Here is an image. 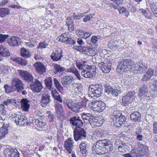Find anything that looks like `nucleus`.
Listing matches in <instances>:
<instances>
[{
    "instance_id": "nucleus-34",
    "label": "nucleus",
    "mask_w": 157,
    "mask_h": 157,
    "mask_svg": "<svg viewBox=\"0 0 157 157\" xmlns=\"http://www.w3.org/2000/svg\"><path fill=\"white\" fill-rule=\"evenodd\" d=\"M51 93L53 97L55 98L56 99L60 102H62L61 97L58 95V93L55 89H54V90L52 91Z\"/></svg>"
},
{
    "instance_id": "nucleus-58",
    "label": "nucleus",
    "mask_w": 157,
    "mask_h": 157,
    "mask_svg": "<svg viewBox=\"0 0 157 157\" xmlns=\"http://www.w3.org/2000/svg\"><path fill=\"white\" fill-rule=\"evenodd\" d=\"M0 70L3 73H6L7 71L8 67L5 66H2L0 68Z\"/></svg>"
},
{
    "instance_id": "nucleus-14",
    "label": "nucleus",
    "mask_w": 157,
    "mask_h": 157,
    "mask_svg": "<svg viewBox=\"0 0 157 157\" xmlns=\"http://www.w3.org/2000/svg\"><path fill=\"white\" fill-rule=\"evenodd\" d=\"M31 82L30 85L31 89L37 92H40L42 88L41 82L37 79H35L34 82L33 81Z\"/></svg>"
},
{
    "instance_id": "nucleus-18",
    "label": "nucleus",
    "mask_w": 157,
    "mask_h": 157,
    "mask_svg": "<svg viewBox=\"0 0 157 157\" xmlns=\"http://www.w3.org/2000/svg\"><path fill=\"white\" fill-rule=\"evenodd\" d=\"M62 51L61 49L53 51L51 56V59L55 61H57L60 60L63 57Z\"/></svg>"
},
{
    "instance_id": "nucleus-46",
    "label": "nucleus",
    "mask_w": 157,
    "mask_h": 157,
    "mask_svg": "<svg viewBox=\"0 0 157 157\" xmlns=\"http://www.w3.org/2000/svg\"><path fill=\"white\" fill-rule=\"evenodd\" d=\"M83 50V53L86 54L90 56H92L93 54H92V52H93V50L91 48H87L86 49V51Z\"/></svg>"
},
{
    "instance_id": "nucleus-57",
    "label": "nucleus",
    "mask_w": 157,
    "mask_h": 157,
    "mask_svg": "<svg viewBox=\"0 0 157 157\" xmlns=\"http://www.w3.org/2000/svg\"><path fill=\"white\" fill-rule=\"evenodd\" d=\"M151 77L145 74L144 75L143 78L141 79V81L144 82L149 80L151 79Z\"/></svg>"
},
{
    "instance_id": "nucleus-51",
    "label": "nucleus",
    "mask_w": 157,
    "mask_h": 157,
    "mask_svg": "<svg viewBox=\"0 0 157 157\" xmlns=\"http://www.w3.org/2000/svg\"><path fill=\"white\" fill-rule=\"evenodd\" d=\"M5 52H4L2 54H0L2 57L3 58L4 57H8L10 56V53L8 50L7 49Z\"/></svg>"
},
{
    "instance_id": "nucleus-61",
    "label": "nucleus",
    "mask_w": 157,
    "mask_h": 157,
    "mask_svg": "<svg viewBox=\"0 0 157 157\" xmlns=\"http://www.w3.org/2000/svg\"><path fill=\"white\" fill-rule=\"evenodd\" d=\"M77 33L78 36H80L82 37L85 33V32H84L81 30L79 29L77 31Z\"/></svg>"
},
{
    "instance_id": "nucleus-30",
    "label": "nucleus",
    "mask_w": 157,
    "mask_h": 157,
    "mask_svg": "<svg viewBox=\"0 0 157 157\" xmlns=\"http://www.w3.org/2000/svg\"><path fill=\"white\" fill-rule=\"evenodd\" d=\"M125 117L124 116L121 115L118 118L115 120L116 123L118 127H120L121 125L124 124L125 121Z\"/></svg>"
},
{
    "instance_id": "nucleus-6",
    "label": "nucleus",
    "mask_w": 157,
    "mask_h": 157,
    "mask_svg": "<svg viewBox=\"0 0 157 157\" xmlns=\"http://www.w3.org/2000/svg\"><path fill=\"white\" fill-rule=\"evenodd\" d=\"M90 106L92 110L100 112L105 108V103L101 101H94L90 103Z\"/></svg>"
},
{
    "instance_id": "nucleus-39",
    "label": "nucleus",
    "mask_w": 157,
    "mask_h": 157,
    "mask_svg": "<svg viewBox=\"0 0 157 157\" xmlns=\"http://www.w3.org/2000/svg\"><path fill=\"white\" fill-rule=\"evenodd\" d=\"M82 106L77 104L72 105L71 110L76 113H78L81 111Z\"/></svg>"
},
{
    "instance_id": "nucleus-26",
    "label": "nucleus",
    "mask_w": 157,
    "mask_h": 157,
    "mask_svg": "<svg viewBox=\"0 0 157 157\" xmlns=\"http://www.w3.org/2000/svg\"><path fill=\"white\" fill-rule=\"evenodd\" d=\"M141 117V114L138 112H134L132 113L130 116V118L134 121H140Z\"/></svg>"
},
{
    "instance_id": "nucleus-60",
    "label": "nucleus",
    "mask_w": 157,
    "mask_h": 157,
    "mask_svg": "<svg viewBox=\"0 0 157 157\" xmlns=\"http://www.w3.org/2000/svg\"><path fill=\"white\" fill-rule=\"evenodd\" d=\"M153 127V131L154 133L157 134V122L154 123Z\"/></svg>"
},
{
    "instance_id": "nucleus-3",
    "label": "nucleus",
    "mask_w": 157,
    "mask_h": 157,
    "mask_svg": "<svg viewBox=\"0 0 157 157\" xmlns=\"http://www.w3.org/2000/svg\"><path fill=\"white\" fill-rule=\"evenodd\" d=\"M76 66L79 70H82V75L86 78H92L96 75V67L93 66L90 67L87 64L82 63L79 62H76Z\"/></svg>"
},
{
    "instance_id": "nucleus-29",
    "label": "nucleus",
    "mask_w": 157,
    "mask_h": 157,
    "mask_svg": "<svg viewBox=\"0 0 157 157\" xmlns=\"http://www.w3.org/2000/svg\"><path fill=\"white\" fill-rule=\"evenodd\" d=\"M68 29L70 31L72 32L74 30V25L73 21L71 18H68L66 22Z\"/></svg>"
},
{
    "instance_id": "nucleus-24",
    "label": "nucleus",
    "mask_w": 157,
    "mask_h": 157,
    "mask_svg": "<svg viewBox=\"0 0 157 157\" xmlns=\"http://www.w3.org/2000/svg\"><path fill=\"white\" fill-rule=\"evenodd\" d=\"M73 140L72 138H69L64 142V147L69 153L72 152L73 147Z\"/></svg>"
},
{
    "instance_id": "nucleus-20",
    "label": "nucleus",
    "mask_w": 157,
    "mask_h": 157,
    "mask_svg": "<svg viewBox=\"0 0 157 157\" xmlns=\"http://www.w3.org/2000/svg\"><path fill=\"white\" fill-rule=\"evenodd\" d=\"M59 40L63 42L66 43L67 44L74 45L75 41L73 40L71 38H69L66 33H64L58 37Z\"/></svg>"
},
{
    "instance_id": "nucleus-41",
    "label": "nucleus",
    "mask_w": 157,
    "mask_h": 157,
    "mask_svg": "<svg viewBox=\"0 0 157 157\" xmlns=\"http://www.w3.org/2000/svg\"><path fill=\"white\" fill-rule=\"evenodd\" d=\"M121 144L122 145H120L119 147H118V150L121 152L125 151L128 146L123 141H122Z\"/></svg>"
},
{
    "instance_id": "nucleus-55",
    "label": "nucleus",
    "mask_w": 157,
    "mask_h": 157,
    "mask_svg": "<svg viewBox=\"0 0 157 157\" xmlns=\"http://www.w3.org/2000/svg\"><path fill=\"white\" fill-rule=\"evenodd\" d=\"M154 70L152 69H149L145 73L151 77L153 75Z\"/></svg>"
},
{
    "instance_id": "nucleus-2",
    "label": "nucleus",
    "mask_w": 157,
    "mask_h": 157,
    "mask_svg": "<svg viewBox=\"0 0 157 157\" xmlns=\"http://www.w3.org/2000/svg\"><path fill=\"white\" fill-rule=\"evenodd\" d=\"M70 124L72 127L75 126L74 131V136L75 141H77L85 139L86 136V132L84 128L81 127L83 123L79 117L71 118Z\"/></svg>"
},
{
    "instance_id": "nucleus-1",
    "label": "nucleus",
    "mask_w": 157,
    "mask_h": 157,
    "mask_svg": "<svg viewBox=\"0 0 157 157\" xmlns=\"http://www.w3.org/2000/svg\"><path fill=\"white\" fill-rule=\"evenodd\" d=\"M117 67L121 71H124L131 70H135L134 73H142L145 72L146 66L142 62H138L135 64L130 59H125L119 62Z\"/></svg>"
},
{
    "instance_id": "nucleus-33",
    "label": "nucleus",
    "mask_w": 157,
    "mask_h": 157,
    "mask_svg": "<svg viewBox=\"0 0 157 157\" xmlns=\"http://www.w3.org/2000/svg\"><path fill=\"white\" fill-rule=\"evenodd\" d=\"M87 144L86 142H82L79 145L80 152L82 154H85L87 151Z\"/></svg>"
},
{
    "instance_id": "nucleus-28",
    "label": "nucleus",
    "mask_w": 157,
    "mask_h": 157,
    "mask_svg": "<svg viewBox=\"0 0 157 157\" xmlns=\"http://www.w3.org/2000/svg\"><path fill=\"white\" fill-rule=\"evenodd\" d=\"M67 71L68 72H71L74 74L78 80L81 79L80 74L76 68L71 66L67 69Z\"/></svg>"
},
{
    "instance_id": "nucleus-52",
    "label": "nucleus",
    "mask_w": 157,
    "mask_h": 157,
    "mask_svg": "<svg viewBox=\"0 0 157 157\" xmlns=\"http://www.w3.org/2000/svg\"><path fill=\"white\" fill-rule=\"evenodd\" d=\"M8 37V35H3L1 34L0 35V43L3 42L6 38Z\"/></svg>"
},
{
    "instance_id": "nucleus-63",
    "label": "nucleus",
    "mask_w": 157,
    "mask_h": 157,
    "mask_svg": "<svg viewBox=\"0 0 157 157\" xmlns=\"http://www.w3.org/2000/svg\"><path fill=\"white\" fill-rule=\"evenodd\" d=\"M98 38L97 36H93L91 39V41L94 43H96L97 41Z\"/></svg>"
},
{
    "instance_id": "nucleus-27",
    "label": "nucleus",
    "mask_w": 157,
    "mask_h": 157,
    "mask_svg": "<svg viewBox=\"0 0 157 157\" xmlns=\"http://www.w3.org/2000/svg\"><path fill=\"white\" fill-rule=\"evenodd\" d=\"M45 83L46 87L50 90H54V89L52 87L53 84L52 78L51 77H48L46 78L45 80Z\"/></svg>"
},
{
    "instance_id": "nucleus-25",
    "label": "nucleus",
    "mask_w": 157,
    "mask_h": 157,
    "mask_svg": "<svg viewBox=\"0 0 157 157\" xmlns=\"http://www.w3.org/2000/svg\"><path fill=\"white\" fill-rule=\"evenodd\" d=\"M29 102L30 101L28 100L27 99L23 98L21 99V105L23 109L25 111H28L30 106Z\"/></svg>"
},
{
    "instance_id": "nucleus-40",
    "label": "nucleus",
    "mask_w": 157,
    "mask_h": 157,
    "mask_svg": "<svg viewBox=\"0 0 157 157\" xmlns=\"http://www.w3.org/2000/svg\"><path fill=\"white\" fill-rule=\"evenodd\" d=\"M63 80H65L67 82L70 84L71 82L74 81V79L71 76L66 75L62 77Z\"/></svg>"
},
{
    "instance_id": "nucleus-10",
    "label": "nucleus",
    "mask_w": 157,
    "mask_h": 157,
    "mask_svg": "<svg viewBox=\"0 0 157 157\" xmlns=\"http://www.w3.org/2000/svg\"><path fill=\"white\" fill-rule=\"evenodd\" d=\"M139 95L141 98H144L145 99H148L151 95H154L153 94H151L148 91V88L147 86L144 85L141 86L139 89Z\"/></svg>"
},
{
    "instance_id": "nucleus-16",
    "label": "nucleus",
    "mask_w": 157,
    "mask_h": 157,
    "mask_svg": "<svg viewBox=\"0 0 157 157\" xmlns=\"http://www.w3.org/2000/svg\"><path fill=\"white\" fill-rule=\"evenodd\" d=\"M112 63L110 62L104 63L101 62L98 63V66L103 72L105 73H109L110 70Z\"/></svg>"
},
{
    "instance_id": "nucleus-9",
    "label": "nucleus",
    "mask_w": 157,
    "mask_h": 157,
    "mask_svg": "<svg viewBox=\"0 0 157 157\" xmlns=\"http://www.w3.org/2000/svg\"><path fill=\"white\" fill-rule=\"evenodd\" d=\"M11 119L15 122L17 124L20 126L24 125L26 123H27L26 118L24 116L14 113L11 115Z\"/></svg>"
},
{
    "instance_id": "nucleus-35",
    "label": "nucleus",
    "mask_w": 157,
    "mask_h": 157,
    "mask_svg": "<svg viewBox=\"0 0 157 157\" xmlns=\"http://www.w3.org/2000/svg\"><path fill=\"white\" fill-rule=\"evenodd\" d=\"M54 85L58 91L60 92L61 91L63 90V87L56 78H54Z\"/></svg>"
},
{
    "instance_id": "nucleus-21",
    "label": "nucleus",
    "mask_w": 157,
    "mask_h": 157,
    "mask_svg": "<svg viewBox=\"0 0 157 157\" xmlns=\"http://www.w3.org/2000/svg\"><path fill=\"white\" fill-rule=\"evenodd\" d=\"M33 66L35 67L37 72L40 75L43 74L46 71L45 67L41 62H37L35 63Z\"/></svg>"
},
{
    "instance_id": "nucleus-43",
    "label": "nucleus",
    "mask_w": 157,
    "mask_h": 157,
    "mask_svg": "<svg viewBox=\"0 0 157 157\" xmlns=\"http://www.w3.org/2000/svg\"><path fill=\"white\" fill-rule=\"evenodd\" d=\"M94 15V13L88 14L85 16L84 18L83 19V22H86L90 21Z\"/></svg>"
},
{
    "instance_id": "nucleus-4",
    "label": "nucleus",
    "mask_w": 157,
    "mask_h": 157,
    "mask_svg": "<svg viewBox=\"0 0 157 157\" xmlns=\"http://www.w3.org/2000/svg\"><path fill=\"white\" fill-rule=\"evenodd\" d=\"M102 85L100 84L90 86L89 88V94H92L94 97H99L102 94Z\"/></svg>"
},
{
    "instance_id": "nucleus-23",
    "label": "nucleus",
    "mask_w": 157,
    "mask_h": 157,
    "mask_svg": "<svg viewBox=\"0 0 157 157\" xmlns=\"http://www.w3.org/2000/svg\"><path fill=\"white\" fill-rule=\"evenodd\" d=\"M92 151H93V153L94 155L96 154L101 155L108 153L104 146L97 147H96V145L94 147H93Z\"/></svg>"
},
{
    "instance_id": "nucleus-56",
    "label": "nucleus",
    "mask_w": 157,
    "mask_h": 157,
    "mask_svg": "<svg viewBox=\"0 0 157 157\" xmlns=\"http://www.w3.org/2000/svg\"><path fill=\"white\" fill-rule=\"evenodd\" d=\"M49 112L50 113L48 114V120L49 121L52 122L54 120V115L53 114L51 113L50 112Z\"/></svg>"
},
{
    "instance_id": "nucleus-45",
    "label": "nucleus",
    "mask_w": 157,
    "mask_h": 157,
    "mask_svg": "<svg viewBox=\"0 0 157 157\" xmlns=\"http://www.w3.org/2000/svg\"><path fill=\"white\" fill-rule=\"evenodd\" d=\"M8 132V130L6 129H3L0 132V139H2L5 136Z\"/></svg>"
},
{
    "instance_id": "nucleus-22",
    "label": "nucleus",
    "mask_w": 157,
    "mask_h": 157,
    "mask_svg": "<svg viewBox=\"0 0 157 157\" xmlns=\"http://www.w3.org/2000/svg\"><path fill=\"white\" fill-rule=\"evenodd\" d=\"M55 109L56 115L58 119L62 121L63 117V111L62 105L60 104H57L56 105Z\"/></svg>"
},
{
    "instance_id": "nucleus-19",
    "label": "nucleus",
    "mask_w": 157,
    "mask_h": 157,
    "mask_svg": "<svg viewBox=\"0 0 157 157\" xmlns=\"http://www.w3.org/2000/svg\"><path fill=\"white\" fill-rule=\"evenodd\" d=\"M82 118L83 120L82 121L83 123L84 122L85 123H89L91 125L93 120L94 116L90 113H84L82 114Z\"/></svg>"
},
{
    "instance_id": "nucleus-5",
    "label": "nucleus",
    "mask_w": 157,
    "mask_h": 157,
    "mask_svg": "<svg viewBox=\"0 0 157 157\" xmlns=\"http://www.w3.org/2000/svg\"><path fill=\"white\" fill-rule=\"evenodd\" d=\"M137 147L134 149L136 156V157L143 156L147 155L149 152L148 147L146 145L138 142L137 144Z\"/></svg>"
},
{
    "instance_id": "nucleus-47",
    "label": "nucleus",
    "mask_w": 157,
    "mask_h": 157,
    "mask_svg": "<svg viewBox=\"0 0 157 157\" xmlns=\"http://www.w3.org/2000/svg\"><path fill=\"white\" fill-rule=\"evenodd\" d=\"M61 83L63 88L67 89L69 86L70 85L69 83L67 82L65 80H63V79L62 78H61Z\"/></svg>"
},
{
    "instance_id": "nucleus-64",
    "label": "nucleus",
    "mask_w": 157,
    "mask_h": 157,
    "mask_svg": "<svg viewBox=\"0 0 157 157\" xmlns=\"http://www.w3.org/2000/svg\"><path fill=\"white\" fill-rule=\"evenodd\" d=\"M111 86H108L106 89L105 92L107 93L108 94H109L110 93H111L112 91L113 90Z\"/></svg>"
},
{
    "instance_id": "nucleus-32",
    "label": "nucleus",
    "mask_w": 157,
    "mask_h": 157,
    "mask_svg": "<svg viewBox=\"0 0 157 157\" xmlns=\"http://www.w3.org/2000/svg\"><path fill=\"white\" fill-rule=\"evenodd\" d=\"M10 13V10L7 8H1L0 9V17H4Z\"/></svg>"
},
{
    "instance_id": "nucleus-8",
    "label": "nucleus",
    "mask_w": 157,
    "mask_h": 157,
    "mask_svg": "<svg viewBox=\"0 0 157 157\" xmlns=\"http://www.w3.org/2000/svg\"><path fill=\"white\" fill-rule=\"evenodd\" d=\"M11 85L13 89L18 92H19L24 89V83L20 79L17 78L12 79Z\"/></svg>"
},
{
    "instance_id": "nucleus-44",
    "label": "nucleus",
    "mask_w": 157,
    "mask_h": 157,
    "mask_svg": "<svg viewBox=\"0 0 157 157\" xmlns=\"http://www.w3.org/2000/svg\"><path fill=\"white\" fill-rule=\"evenodd\" d=\"M4 88L5 90V91L6 93H9L12 91V89L13 88L8 85L5 84L4 86Z\"/></svg>"
},
{
    "instance_id": "nucleus-17",
    "label": "nucleus",
    "mask_w": 157,
    "mask_h": 157,
    "mask_svg": "<svg viewBox=\"0 0 157 157\" xmlns=\"http://www.w3.org/2000/svg\"><path fill=\"white\" fill-rule=\"evenodd\" d=\"M7 42L10 46H17L21 45V40L20 38L16 36H13L8 40Z\"/></svg>"
},
{
    "instance_id": "nucleus-31",
    "label": "nucleus",
    "mask_w": 157,
    "mask_h": 157,
    "mask_svg": "<svg viewBox=\"0 0 157 157\" xmlns=\"http://www.w3.org/2000/svg\"><path fill=\"white\" fill-rule=\"evenodd\" d=\"M21 55L25 58H28L31 56L30 52L26 49L22 48L20 50Z\"/></svg>"
},
{
    "instance_id": "nucleus-49",
    "label": "nucleus",
    "mask_w": 157,
    "mask_h": 157,
    "mask_svg": "<svg viewBox=\"0 0 157 157\" xmlns=\"http://www.w3.org/2000/svg\"><path fill=\"white\" fill-rule=\"evenodd\" d=\"M48 44H46L45 42H41L39 44V45L38 46V48H45L48 46Z\"/></svg>"
},
{
    "instance_id": "nucleus-37",
    "label": "nucleus",
    "mask_w": 157,
    "mask_h": 157,
    "mask_svg": "<svg viewBox=\"0 0 157 157\" xmlns=\"http://www.w3.org/2000/svg\"><path fill=\"white\" fill-rule=\"evenodd\" d=\"M54 67L56 72V73H57L59 72H61L65 71V69L64 68L56 64H55L54 65Z\"/></svg>"
},
{
    "instance_id": "nucleus-13",
    "label": "nucleus",
    "mask_w": 157,
    "mask_h": 157,
    "mask_svg": "<svg viewBox=\"0 0 157 157\" xmlns=\"http://www.w3.org/2000/svg\"><path fill=\"white\" fill-rule=\"evenodd\" d=\"M135 92L134 91L129 92L125 96L123 97L122 102L127 105L132 102L135 98Z\"/></svg>"
},
{
    "instance_id": "nucleus-53",
    "label": "nucleus",
    "mask_w": 157,
    "mask_h": 157,
    "mask_svg": "<svg viewBox=\"0 0 157 157\" xmlns=\"http://www.w3.org/2000/svg\"><path fill=\"white\" fill-rule=\"evenodd\" d=\"M6 111L3 104H0V113H2L3 115L5 114Z\"/></svg>"
},
{
    "instance_id": "nucleus-15",
    "label": "nucleus",
    "mask_w": 157,
    "mask_h": 157,
    "mask_svg": "<svg viewBox=\"0 0 157 157\" xmlns=\"http://www.w3.org/2000/svg\"><path fill=\"white\" fill-rule=\"evenodd\" d=\"M4 154L6 157H19V154L16 149L7 148L4 151Z\"/></svg>"
},
{
    "instance_id": "nucleus-42",
    "label": "nucleus",
    "mask_w": 157,
    "mask_h": 157,
    "mask_svg": "<svg viewBox=\"0 0 157 157\" xmlns=\"http://www.w3.org/2000/svg\"><path fill=\"white\" fill-rule=\"evenodd\" d=\"M121 115V112L119 111H114L113 112V115L112 116V118L113 120L115 121L117 118L119 117Z\"/></svg>"
},
{
    "instance_id": "nucleus-11",
    "label": "nucleus",
    "mask_w": 157,
    "mask_h": 157,
    "mask_svg": "<svg viewBox=\"0 0 157 157\" xmlns=\"http://www.w3.org/2000/svg\"><path fill=\"white\" fill-rule=\"evenodd\" d=\"M18 73L27 82H31L33 80V77L32 75L27 71L24 70H18Z\"/></svg>"
},
{
    "instance_id": "nucleus-48",
    "label": "nucleus",
    "mask_w": 157,
    "mask_h": 157,
    "mask_svg": "<svg viewBox=\"0 0 157 157\" xmlns=\"http://www.w3.org/2000/svg\"><path fill=\"white\" fill-rule=\"evenodd\" d=\"M121 93V90H120L118 89H113L111 94L114 96L116 97L117 96L118 94Z\"/></svg>"
},
{
    "instance_id": "nucleus-7",
    "label": "nucleus",
    "mask_w": 157,
    "mask_h": 157,
    "mask_svg": "<svg viewBox=\"0 0 157 157\" xmlns=\"http://www.w3.org/2000/svg\"><path fill=\"white\" fill-rule=\"evenodd\" d=\"M96 144L97 147L104 146L107 152L112 151L113 149L112 144L109 140H100L96 142Z\"/></svg>"
},
{
    "instance_id": "nucleus-12",
    "label": "nucleus",
    "mask_w": 157,
    "mask_h": 157,
    "mask_svg": "<svg viewBox=\"0 0 157 157\" xmlns=\"http://www.w3.org/2000/svg\"><path fill=\"white\" fill-rule=\"evenodd\" d=\"M51 97L48 94H43L41 96L40 104L41 106L46 108L48 107L51 101Z\"/></svg>"
},
{
    "instance_id": "nucleus-59",
    "label": "nucleus",
    "mask_w": 157,
    "mask_h": 157,
    "mask_svg": "<svg viewBox=\"0 0 157 157\" xmlns=\"http://www.w3.org/2000/svg\"><path fill=\"white\" fill-rule=\"evenodd\" d=\"M122 141L119 139L116 140L114 143V146L116 147L117 146L118 147L120 145H122V144H121L122 143Z\"/></svg>"
},
{
    "instance_id": "nucleus-36",
    "label": "nucleus",
    "mask_w": 157,
    "mask_h": 157,
    "mask_svg": "<svg viewBox=\"0 0 157 157\" xmlns=\"http://www.w3.org/2000/svg\"><path fill=\"white\" fill-rule=\"evenodd\" d=\"M33 123L39 128H42L46 125L45 123L43 121H40L38 119H35Z\"/></svg>"
},
{
    "instance_id": "nucleus-38",
    "label": "nucleus",
    "mask_w": 157,
    "mask_h": 157,
    "mask_svg": "<svg viewBox=\"0 0 157 157\" xmlns=\"http://www.w3.org/2000/svg\"><path fill=\"white\" fill-rule=\"evenodd\" d=\"M104 121V120L102 119L100 120H93L91 125L93 128L101 126L103 124Z\"/></svg>"
},
{
    "instance_id": "nucleus-50",
    "label": "nucleus",
    "mask_w": 157,
    "mask_h": 157,
    "mask_svg": "<svg viewBox=\"0 0 157 157\" xmlns=\"http://www.w3.org/2000/svg\"><path fill=\"white\" fill-rule=\"evenodd\" d=\"M135 150L134 149H133L129 153L125 155V157H133V156H136V154L135 152Z\"/></svg>"
},
{
    "instance_id": "nucleus-62",
    "label": "nucleus",
    "mask_w": 157,
    "mask_h": 157,
    "mask_svg": "<svg viewBox=\"0 0 157 157\" xmlns=\"http://www.w3.org/2000/svg\"><path fill=\"white\" fill-rule=\"evenodd\" d=\"M91 35V34L90 33L88 32H85L83 36L82 37V38H83L86 39L87 38L90 37Z\"/></svg>"
},
{
    "instance_id": "nucleus-54",
    "label": "nucleus",
    "mask_w": 157,
    "mask_h": 157,
    "mask_svg": "<svg viewBox=\"0 0 157 157\" xmlns=\"http://www.w3.org/2000/svg\"><path fill=\"white\" fill-rule=\"evenodd\" d=\"M74 15L73 16L75 17V19H80L84 16V14L83 13H81L79 14L78 15H75V13H74Z\"/></svg>"
}]
</instances>
